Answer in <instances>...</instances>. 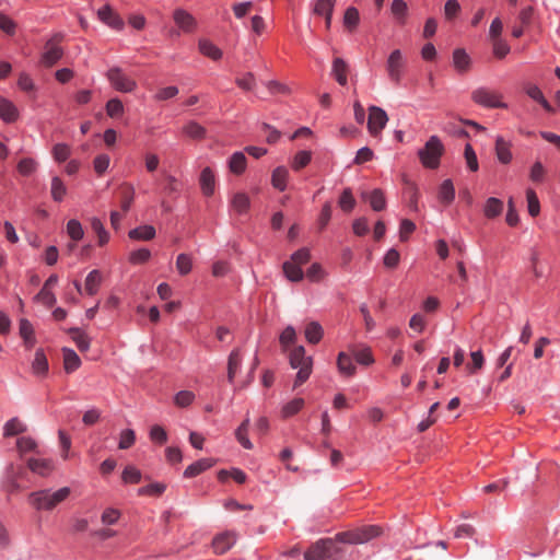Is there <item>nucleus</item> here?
<instances>
[{"instance_id":"f257e3e1","label":"nucleus","mask_w":560,"mask_h":560,"mask_svg":"<svg viewBox=\"0 0 560 560\" xmlns=\"http://www.w3.org/2000/svg\"><path fill=\"white\" fill-rule=\"evenodd\" d=\"M71 493L69 487H62L56 491L43 489L31 492L28 502L36 511H52L57 505L66 501Z\"/></svg>"},{"instance_id":"f03ea898","label":"nucleus","mask_w":560,"mask_h":560,"mask_svg":"<svg viewBox=\"0 0 560 560\" xmlns=\"http://www.w3.org/2000/svg\"><path fill=\"white\" fill-rule=\"evenodd\" d=\"M289 361L292 369L299 370L293 386L296 388L310 377L312 373L313 359L305 354V348L303 346H298L290 352Z\"/></svg>"},{"instance_id":"7ed1b4c3","label":"nucleus","mask_w":560,"mask_h":560,"mask_svg":"<svg viewBox=\"0 0 560 560\" xmlns=\"http://www.w3.org/2000/svg\"><path fill=\"white\" fill-rule=\"evenodd\" d=\"M382 534V528L377 525H364L351 530L341 532L336 535V539L342 544H364Z\"/></svg>"},{"instance_id":"20e7f679","label":"nucleus","mask_w":560,"mask_h":560,"mask_svg":"<svg viewBox=\"0 0 560 560\" xmlns=\"http://www.w3.org/2000/svg\"><path fill=\"white\" fill-rule=\"evenodd\" d=\"M336 542H339L335 538H324L314 542L304 553L305 560H325L332 558L341 550L337 547Z\"/></svg>"},{"instance_id":"39448f33","label":"nucleus","mask_w":560,"mask_h":560,"mask_svg":"<svg viewBox=\"0 0 560 560\" xmlns=\"http://www.w3.org/2000/svg\"><path fill=\"white\" fill-rule=\"evenodd\" d=\"M444 152V145L436 136H431L423 149L418 153L422 165L427 168H436L440 158Z\"/></svg>"},{"instance_id":"423d86ee","label":"nucleus","mask_w":560,"mask_h":560,"mask_svg":"<svg viewBox=\"0 0 560 560\" xmlns=\"http://www.w3.org/2000/svg\"><path fill=\"white\" fill-rule=\"evenodd\" d=\"M503 95L488 88H478L471 92V100L483 107L488 108H506L508 104L502 101Z\"/></svg>"},{"instance_id":"0eeeda50","label":"nucleus","mask_w":560,"mask_h":560,"mask_svg":"<svg viewBox=\"0 0 560 560\" xmlns=\"http://www.w3.org/2000/svg\"><path fill=\"white\" fill-rule=\"evenodd\" d=\"M61 34L54 35L50 39H48L44 47V52L42 54L40 63L44 67L50 68L56 65L61 57L63 56V50L60 47V43L62 40Z\"/></svg>"},{"instance_id":"6e6552de","label":"nucleus","mask_w":560,"mask_h":560,"mask_svg":"<svg viewBox=\"0 0 560 560\" xmlns=\"http://www.w3.org/2000/svg\"><path fill=\"white\" fill-rule=\"evenodd\" d=\"M107 79L110 84L119 92H132L137 83L135 80L127 77L120 68H112L107 71Z\"/></svg>"},{"instance_id":"1a4fd4ad","label":"nucleus","mask_w":560,"mask_h":560,"mask_svg":"<svg viewBox=\"0 0 560 560\" xmlns=\"http://www.w3.org/2000/svg\"><path fill=\"white\" fill-rule=\"evenodd\" d=\"M388 116L384 109L377 106L369 108L368 129L371 136L377 137L385 128Z\"/></svg>"},{"instance_id":"9d476101","label":"nucleus","mask_w":560,"mask_h":560,"mask_svg":"<svg viewBox=\"0 0 560 560\" xmlns=\"http://www.w3.org/2000/svg\"><path fill=\"white\" fill-rule=\"evenodd\" d=\"M404 67L405 61L402 58V54L399 49H395L389 55L386 65L388 77L393 82L399 83Z\"/></svg>"},{"instance_id":"9b49d317","label":"nucleus","mask_w":560,"mask_h":560,"mask_svg":"<svg viewBox=\"0 0 560 560\" xmlns=\"http://www.w3.org/2000/svg\"><path fill=\"white\" fill-rule=\"evenodd\" d=\"M335 5L336 0H316L314 2L313 13L325 19V26L327 30L331 26Z\"/></svg>"},{"instance_id":"f8f14e48","label":"nucleus","mask_w":560,"mask_h":560,"mask_svg":"<svg viewBox=\"0 0 560 560\" xmlns=\"http://www.w3.org/2000/svg\"><path fill=\"white\" fill-rule=\"evenodd\" d=\"M175 24L185 33H191L197 27L196 19L184 9H176L173 13Z\"/></svg>"},{"instance_id":"ddd939ff","label":"nucleus","mask_w":560,"mask_h":560,"mask_svg":"<svg viewBox=\"0 0 560 560\" xmlns=\"http://www.w3.org/2000/svg\"><path fill=\"white\" fill-rule=\"evenodd\" d=\"M236 536L233 532H224L217 535L212 540V547L215 553L222 555L231 549L235 544Z\"/></svg>"},{"instance_id":"4468645a","label":"nucleus","mask_w":560,"mask_h":560,"mask_svg":"<svg viewBox=\"0 0 560 560\" xmlns=\"http://www.w3.org/2000/svg\"><path fill=\"white\" fill-rule=\"evenodd\" d=\"M28 469L42 477L48 476L54 470V463L48 458H28L27 462Z\"/></svg>"},{"instance_id":"2eb2a0df","label":"nucleus","mask_w":560,"mask_h":560,"mask_svg":"<svg viewBox=\"0 0 560 560\" xmlns=\"http://www.w3.org/2000/svg\"><path fill=\"white\" fill-rule=\"evenodd\" d=\"M97 15L102 22L115 30H121L124 27V21L121 18L113 11L109 5H104L97 11Z\"/></svg>"},{"instance_id":"dca6fc26","label":"nucleus","mask_w":560,"mask_h":560,"mask_svg":"<svg viewBox=\"0 0 560 560\" xmlns=\"http://www.w3.org/2000/svg\"><path fill=\"white\" fill-rule=\"evenodd\" d=\"M361 196L364 200L370 202L374 211H382L386 207L384 192L378 188L373 189L370 192L363 191Z\"/></svg>"},{"instance_id":"f3484780","label":"nucleus","mask_w":560,"mask_h":560,"mask_svg":"<svg viewBox=\"0 0 560 560\" xmlns=\"http://www.w3.org/2000/svg\"><path fill=\"white\" fill-rule=\"evenodd\" d=\"M199 183L205 196H211L214 192L215 177L210 167H205L201 171Z\"/></svg>"},{"instance_id":"a211bd4d","label":"nucleus","mask_w":560,"mask_h":560,"mask_svg":"<svg viewBox=\"0 0 560 560\" xmlns=\"http://www.w3.org/2000/svg\"><path fill=\"white\" fill-rule=\"evenodd\" d=\"M48 360L43 349H37L35 352L34 360L32 362V371L36 376L44 377L48 373Z\"/></svg>"},{"instance_id":"6ab92c4d","label":"nucleus","mask_w":560,"mask_h":560,"mask_svg":"<svg viewBox=\"0 0 560 560\" xmlns=\"http://www.w3.org/2000/svg\"><path fill=\"white\" fill-rule=\"evenodd\" d=\"M0 117L5 122H13L19 117V112L15 105L3 96H0Z\"/></svg>"},{"instance_id":"aec40b11","label":"nucleus","mask_w":560,"mask_h":560,"mask_svg":"<svg viewBox=\"0 0 560 560\" xmlns=\"http://www.w3.org/2000/svg\"><path fill=\"white\" fill-rule=\"evenodd\" d=\"M120 208L124 212H128L135 198V189L128 184L124 183L118 188Z\"/></svg>"},{"instance_id":"412c9836","label":"nucleus","mask_w":560,"mask_h":560,"mask_svg":"<svg viewBox=\"0 0 560 560\" xmlns=\"http://www.w3.org/2000/svg\"><path fill=\"white\" fill-rule=\"evenodd\" d=\"M213 465H214V460L211 458L199 459V460L192 463L191 465H189L185 469L184 477L185 478L196 477V476L200 475L201 472H203L205 470L211 468Z\"/></svg>"},{"instance_id":"4be33fe9","label":"nucleus","mask_w":560,"mask_h":560,"mask_svg":"<svg viewBox=\"0 0 560 560\" xmlns=\"http://www.w3.org/2000/svg\"><path fill=\"white\" fill-rule=\"evenodd\" d=\"M304 335L308 343L316 345L322 340L324 329L318 322L313 320L306 324Z\"/></svg>"},{"instance_id":"5701e85b","label":"nucleus","mask_w":560,"mask_h":560,"mask_svg":"<svg viewBox=\"0 0 560 560\" xmlns=\"http://www.w3.org/2000/svg\"><path fill=\"white\" fill-rule=\"evenodd\" d=\"M390 13L399 25L407 22L408 4L404 0H393L390 3Z\"/></svg>"},{"instance_id":"b1692460","label":"nucleus","mask_w":560,"mask_h":560,"mask_svg":"<svg viewBox=\"0 0 560 560\" xmlns=\"http://www.w3.org/2000/svg\"><path fill=\"white\" fill-rule=\"evenodd\" d=\"M495 154L503 164H509L512 161L511 143L500 136L495 140Z\"/></svg>"},{"instance_id":"393cba45","label":"nucleus","mask_w":560,"mask_h":560,"mask_svg":"<svg viewBox=\"0 0 560 560\" xmlns=\"http://www.w3.org/2000/svg\"><path fill=\"white\" fill-rule=\"evenodd\" d=\"M242 365V354L240 349H234L228 358V381L233 383L237 371Z\"/></svg>"},{"instance_id":"a878e982","label":"nucleus","mask_w":560,"mask_h":560,"mask_svg":"<svg viewBox=\"0 0 560 560\" xmlns=\"http://www.w3.org/2000/svg\"><path fill=\"white\" fill-rule=\"evenodd\" d=\"M103 281V276L100 270H92L85 278L84 291L89 295H95Z\"/></svg>"},{"instance_id":"bb28decb","label":"nucleus","mask_w":560,"mask_h":560,"mask_svg":"<svg viewBox=\"0 0 560 560\" xmlns=\"http://www.w3.org/2000/svg\"><path fill=\"white\" fill-rule=\"evenodd\" d=\"M338 371L346 376H353L357 368L352 362V358L349 353L340 352L337 358Z\"/></svg>"},{"instance_id":"cd10ccee","label":"nucleus","mask_w":560,"mask_h":560,"mask_svg":"<svg viewBox=\"0 0 560 560\" xmlns=\"http://www.w3.org/2000/svg\"><path fill=\"white\" fill-rule=\"evenodd\" d=\"M331 74L340 85H346L348 82V65L342 58H335L332 61Z\"/></svg>"},{"instance_id":"c85d7f7f","label":"nucleus","mask_w":560,"mask_h":560,"mask_svg":"<svg viewBox=\"0 0 560 560\" xmlns=\"http://www.w3.org/2000/svg\"><path fill=\"white\" fill-rule=\"evenodd\" d=\"M63 354V368L67 373H72L78 370L81 365V359L74 350L70 348L62 349Z\"/></svg>"},{"instance_id":"c756f323","label":"nucleus","mask_w":560,"mask_h":560,"mask_svg":"<svg viewBox=\"0 0 560 560\" xmlns=\"http://www.w3.org/2000/svg\"><path fill=\"white\" fill-rule=\"evenodd\" d=\"M453 65L455 69L460 72H467L470 68V58L462 48H457L453 52Z\"/></svg>"},{"instance_id":"7c9ffc66","label":"nucleus","mask_w":560,"mask_h":560,"mask_svg":"<svg viewBox=\"0 0 560 560\" xmlns=\"http://www.w3.org/2000/svg\"><path fill=\"white\" fill-rule=\"evenodd\" d=\"M349 350L359 364L371 365L372 363H374V358H373L371 348L363 347V348L359 349L354 346H351V347H349Z\"/></svg>"},{"instance_id":"2f4dec72","label":"nucleus","mask_w":560,"mask_h":560,"mask_svg":"<svg viewBox=\"0 0 560 560\" xmlns=\"http://www.w3.org/2000/svg\"><path fill=\"white\" fill-rule=\"evenodd\" d=\"M288 177V170L284 166H278L272 172L271 184L276 189L283 191L287 188Z\"/></svg>"},{"instance_id":"473e14b6","label":"nucleus","mask_w":560,"mask_h":560,"mask_svg":"<svg viewBox=\"0 0 560 560\" xmlns=\"http://www.w3.org/2000/svg\"><path fill=\"white\" fill-rule=\"evenodd\" d=\"M128 235L131 240L150 241L155 236V229L152 225H141L130 230Z\"/></svg>"},{"instance_id":"72a5a7b5","label":"nucleus","mask_w":560,"mask_h":560,"mask_svg":"<svg viewBox=\"0 0 560 560\" xmlns=\"http://www.w3.org/2000/svg\"><path fill=\"white\" fill-rule=\"evenodd\" d=\"M198 47L202 55L212 60H219L222 57V50L208 39H200Z\"/></svg>"},{"instance_id":"f704fd0d","label":"nucleus","mask_w":560,"mask_h":560,"mask_svg":"<svg viewBox=\"0 0 560 560\" xmlns=\"http://www.w3.org/2000/svg\"><path fill=\"white\" fill-rule=\"evenodd\" d=\"M503 211V202L494 197L487 199L483 208V213L488 219H493L500 215Z\"/></svg>"},{"instance_id":"c9c22d12","label":"nucleus","mask_w":560,"mask_h":560,"mask_svg":"<svg viewBox=\"0 0 560 560\" xmlns=\"http://www.w3.org/2000/svg\"><path fill=\"white\" fill-rule=\"evenodd\" d=\"M68 332L81 352L90 349L91 340L80 328H70Z\"/></svg>"},{"instance_id":"e433bc0d","label":"nucleus","mask_w":560,"mask_h":560,"mask_svg":"<svg viewBox=\"0 0 560 560\" xmlns=\"http://www.w3.org/2000/svg\"><path fill=\"white\" fill-rule=\"evenodd\" d=\"M183 132L190 139L201 140L206 137V129L197 121H189L183 127Z\"/></svg>"},{"instance_id":"4c0bfd02","label":"nucleus","mask_w":560,"mask_h":560,"mask_svg":"<svg viewBox=\"0 0 560 560\" xmlns=\"http://www.w3.org/2000/svg\"><path fill=\"white\" fill-rule=\"evenodd\" d=\"M246 164L247 160L243 152H235L229 161L230 171L236 175H240L245 171Z\"/></svg>"},{"instance_id":"58836bf2","label":"nucleus","mask_w":560,"mask_h":560,"mask_svg":"<svg viewBox=\"0 0 560 560\" xmlns=\"http://www.w3.org/2000/svg\"><path fill=\"white\" fill-rule=\"evenodd\" d=\"M360 22V14L357 8L349 7L343 15V25L349 32L355 31Z\"/></svg>"},{"instance_id":"ea45409f","label":"nucleus","mask_w":560,"mask_h":560,"mask_svg":"<svg viewBox=\"0 0 560 560\" xmlns=\"http://www.w3.org/2000/svg\"><path fill=\"white\" fill-rule=\"evenodd\" d=\"M26 425L18 418L10 419L3 428L4 436H13L26 431Z\"/></svg>"},{"instance_id":"a19ab883","label":"nucleus","mask_w":560,"mask_h":560,"mask_svg":"<svg viewBox=\"0 0 560 560\" xmlns=\"http://www.w3.org/2000/svg\"><path fill=\"white\" fill-rule=\"evenodd\" d=\"M248 425H249V419L246 418L241 423V425L237 428V430L235 431V436H236V440L238 441V443L244 448L252 450L253 448V443L249 441V439L247 436Z\"/></svg>"},{"instance_id":"79ce46f5","label":"nucleus","mask_w":560,"mask_h":560,"mask_svg":"<svg viewBox=\"0 0 560 560\" xmlns=\"http://www.w3.org/2000/svg\"><path fill=\"white\" fill-rule=\"evenodd\" d=\"M455 189L451 179H445L439 190V199L448 205L454 200Z\"/></svg>"},{"instance_id":"37998d69","label":"nucleus","mask_w":560,"mask_h":560,"mask_svg":"<svg viewBox=\"0 0 560 560\" xmlns=\"http://www.w3.org/2000/svg\"><path fill=\"white\" fill-rule=\"evenodd\" d=\"M50 194L52 199L58 202H60L67 194V187L57 176L51 179Z\"/></svg>"},{"instance_id":"c03bdc74","label":"nucleus","mask_w":560,"mask_h":560,"mask_svg":"<svg viewBox=\"0 0 560 560\" xmlns=\"http://www.w3.org/2000/svg\"><path fill=\"white\" fill-rule=\"evenodd\" d=\"M283 272L290 281L298 282L303 279V271L301 267L291 261H285L283 264Z\"/></svg>"},{"instance_id":"a18cd8bd","label":"nucleus","mask_w":560,"mask_h":560,"mask_svg":"<svg viewBox=\"0 0 560 560\" xmlns=\"http://www.w3.org/2000/svg\"><path fill=\"white\" fill-rule=\"evenodd\" d=\"M312 160V152L311 151H299L291 163V167L294 171H300L304 168Z\"/></svg>"},{"instance_id":"49530a36","label":"nucleus","mask_w":560,"mask_h":560,"mask_svg":"<svg viewBox=\"0 0 560 560\" xmlns=\"http://www.w3.org/2000/svg\"><path fill=\"white\" fill-rule=\"evenodd\" d=\"M67 233L70 236V238L74 242L82 240L84 235V231L81 223L75 219H71L68 221Z\"/></svg>"},{"instance_id":"de8ad7c7","label":"nucleus","mask_w":560,"mask_h":560,"mask_svg":"<svg viewBox=\"0 0 560 560\" xmlns=\"http://www.w3.org/2000/svg\"><path fill=\"white\" fill-rule=\"evenodd\" d=\"M304 406V399L294 398L282 407L281 413L283 418H289L298 413Z\"/></svg>"},{"instance_id":"09e8293b","label":"nucleus","mask_w":560,"mask_h":560,"mask_svg":"<svg viewBox=\"0 0 560 560\" xmlns=\"http://www.w3.org/2000/svg\"><path fill=\"white\" fill-rule=\"evenodd\" d=\"M526 200H527L528 213L532 217H537L540 211V203H539L536 192L532 188H528L526 190Z\"/></svg>"},{"instance_id":"8fccbe9b","label":"nucleus","mask_w":560,"mask_h":560,"mask_svg":"<svg viewBox=\"0 0 560 560\" xmlns=\"http://www.w3.org/2000/svg\"><path fill=\"white\" fill-rule=\"evenodd\" d=\"M295 340L296 331L292 326L285 327L279 337L280 345L284 351L289 348V346L293 345Z\"/></svg>"},{"instance_id":"3c124183","label":"nucleus","mask_w":560,"mask_h":560,"mask_svg":"<svg viewBox=\"0 0 560 560\" xmlns=\"http://www.w3.org/2000/svg\"><path fill=\"white\" fill-rule=\"evenodd\" d=\"M91 226H92L93 231L97 234L98 245L100 246L105 245L109 240V235L106 232L102 221L97 218H93L91 221Z\"/></svg>"},{"instance_id":"603ef678","label":"nucleus","mask_w":560,"mask_h":560,"mask_svg":"<svg viewBox=\"0 0 560 560\" xmlns=\"http://www.w3.org/2000/svg\"><path fill=\"white\" fill-rule=\"evenodd\" d=\"M232 207L238 212L244 213L249 208V198L244 192H237L232 199Z\"/></svg>"},{"instance_id":"864d4df0","label":"nucleus","mask_w":560,"mask_h":560,"mask_svg":"<svg viewBox=\"0 0 560 560\" xmlns=\"http://www.w3.org/2000/svg\"><path fill=\"white\" fill-rule=\"evenodd\" d=\"M192 268L191 257L187 254H179L176 258V269L182 276L188 275Z\"/></svg>"},{"instance_id":"5fc2aeb1","label":"nucleus","mask_w":560,"mask_h":560,"mask_svg":"<svg viewBox=\"0 0 560 560\" xmlns=\"http://www.w3.org/2000/svg\"><path fill=\"white\" fill-rule=\"evenodd\" d=\"M166 487L164 483H151L138 489V495H152L159 497L165 491Z\"/></svg>"},{"instance_id":"6e6d98bb","label":"nucleus","mask_w":560,"mask_h":560,"mask_svg":"<svg viewBox=\"0 0 560 560\" xmlns=\"http://www.w3.org/2000/svg\"><path fill=\"white\" fill-rule=\"evenodd\" d=\"M339 206L345 212H350L355 206V199L353 198L352 191L350 188L343 189L340 198Z\"/></svg>"},{"instance_id":"4d7b16f0","label":"nucleus","mask_w":560,"mask_h":560,"mask_svg":"<svg viewBox=\"0 0 560 560\" xmlns=\"http://www.w3.org/2000/svg\"><path fill=\"white\" fill-rule=\"evenodd\" d=\"M16 447L21 455H23L26 452H36L37 443L34 439L30 436H23L18 439Z\"/></svg>"},{"instance_id":"13d9d810","label":"nucleus","mask_w":560,"mask_h":560,"mask_svg":"<svg viewBox=\"0 0 560 560\" xmlns=\"http://www.w3.org/2000/svg\"><path fill=\"white\" fill-rule=\"evenodd\" d=\"M121 478L126 483H138L141 480V471L133 466H127L122 471Z\"/></svg>"},{"instance_id":"bf43d9fd","label":"nucleus","mask_w":560,"mask_h":560,"mask_svg":"<svg viewBox=\"0 0 560 560\" xmlns=\"http://www.w3.org/2000/svg\"><path fill=\"white\" fill-rule=\"evenodd\" d=\"M106 113L112 118H117L124 113V105L118 98H112L106 104Z\"/></svg>"},{"instance_id":"052dcab7","label":"nucleus","mask_w":560,"mask_h":560,"mask_svg":"<svg viewBox=\"0 0 560 560\" xmlns=\"http://www.w3.org/2000/svg\"><path fill=\"white\" fill-rule=\"evenodd\" d=\"M195 399V394L190 390H180L175 395L174 402L180 408L188 407Z\"/></svg>"},{"instance_id":"680f3d73","label":"nucleus","mask_w":560,"mask_h":560,"mask_svg":"<svg viewBox=\"0 0 560 560\" xmlns=\"http://www.w3.org/2000/svg\"><path fill=\"white\" fill-rule=\"evenodd\" d=\"M135 441H136L135 431L131 429H126V430L121 431V433H120L118 447L120 450H127L133 445Z\"/></svg>"},{"instance_id":"e2e57ef3","label":"nucleus","mask_w":560,"mask_h":560,"mask_svg":"<svg viewBox=\"0 0 560 560\" xmlns=\"http://www.w3.org/2000/svg\"><path fill=\"white\" fill-rule=\"evenodd\" d=\"M491 43H492L493 54L497 58L502 59L510 52V47L506 44V42H504L503 39H501V38L492 39Z\"/></svg>"},{"instance_id":"0e129e2a","label":"nucleus","mask_w":560,"mask_h":560,"mask_svg":"<svg viewBox=\"0 0 560 560\" xmlns=\"http://www.w3.org/2000/svg\"><path fill=\"white\" fill-rule=\"evenodd\" d=\"M464 155H465L468 168L471 172H476L479 167L478 161H477V155H476L472 147L469 143H467L465 147Z\"/></svg>"},{"instance_id":"69168bd1","label":"nucleus","mask_w":560,"mask_h":560,"mask_svg":"<svg viewBox=\"0 0 560 560\" xmlns=\"http://www.w3.org/2000/svg\"><path fill=\"white\" fill-rule=\"evenodd\" d=\"M472 363L467 365L469 373L474 374L483 366L485 358L481 350L471 352L470 354Z\"/></svg>"},{"instance_id":"338daca9","label":"nucleus","mask_w":560,"mask_h":560,"mask_svg":"<svg viewBox=\"0 0 560 560\" xmlns=\"http://www.w3.org/2000/svg\"><path fill=\"white\" fill-rule=\"evenodd\" d=\"M70 147L65 143H57L52 149V155L57 162H65L70 155Z\"/></svg>"},{"instance_id":"774afa93","label":"nucleus","mask_w":560,"mask_h":560,"mask_svg":"<svg viewBox=\"0 0 560 560\" xmlns=\"http://www.w3.org/2000/svg\"><path fill=\"white\" fill-rule=\"evenodd\" d=\"M235 83L245 91H252L256 85V80L252 72H247L242 78H236Z\"/></svg>"}]
</instances>
